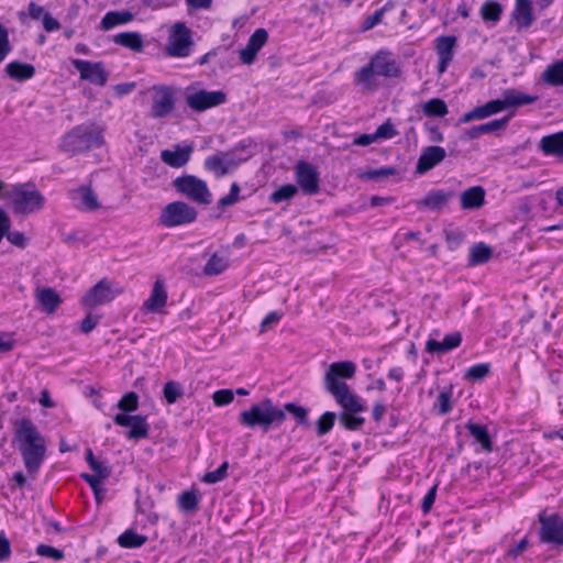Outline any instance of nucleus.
Listing matches in <instances>:
<instances>
[{
    "label": "nucleus",
    "mask_w": 563,
    "mask_h": 563,
    "mask_svg": "<svg viewBox=\"0 0 563 563\" xmlns=\"http://www.w3.org/2000/svg\"><path fill=\"white\" fill-rule=\"evenodd\" d=\"M355 373V363L342 361L332 363L324 374V387L343 409L340 422L347 430H357L365 421L363 417L358 416L365 411L364 404L344 382V379L353 378Z\"/></svg>",
    "instance_id": "obj_1"
},
{
    "label": "nucleus",
    "mask_w": 563,
    "mask_h": 563,
    "mask_svg": "<svg viewBox=\"0 0 563 563\" xmlns=\"http://www.w3.org/2000/svg\"><path fill=\"white\" fill-rule=\"evenodd\" d=\"M15 438L24 466L30 475H34L44 462L46 441L29 419L15 423Z\"/></svg>",
    "instance_id": "obj_2"
},
{
    "label": "nucleus",
    "mask_w": 563,
    "mask_h": 563,
    "mask_svg": "<svg viewBox=\"0 0 563 563\" xmlns=\"http://www.w3.org/2000/svg\"><path fill=\"white\" fill-rule=\"evenodd\" d=\"M9 208L15 216H29L40 212L46 202L44 195L31 183L16 184L2 192Z\"/></svg>",
    "instance_id": "obj_3"
},
{
    "label": "nucleus",
    "mask_w": 563,
    "mask_h": 563,
    "mask_svg": "<svg viewBox=\"0 0 563 563\" xmlns=\"http://www.w3.org/2000/svg\"><path fill=\"white\" fill-rule=\"evenodd\" d=\"M103 144V129L95 123L75 126L66 133L60 141L59 147L69 155L99 147Z\"/></svg>",
    "instance_id": "obj_4"
},
{
    "label": "nucleus",
    "mask_w": 563,
    "mask_h": 563,
    "mask_svg": "<svg viewBox=\"0 0 563 563\" xmlns=\"http://www.w3.org/2000/svg\"><path fill=\"white\" fill-rule=\"evenodd\" d=\"M399 74L396 62L385 53L377 54L368 66L363 67L355 75V81L362 90L369 91L376 87V76L396 77Z\"/></svg>",
    "instance_id": "obj_5"
},
{
    "label": "nucleus",
    "mask_w": 563,
    "mask_h": 563,
    "mask_svg": "<svg viewBox=\"0 0 563 563\" xmlns=\"http://www.w3.org/2000/svg\"><path fill=\"white\" fill-rule=\"evenodd\" d=\"M285 417L284 409L275 406L272 400L264 399L253 405L249 410L242 411L239 415V421L249 428L262 427L267 429L273 423H282Z\"/></svg>",
    "instance_id": "obj_6"
},
{
    "label": "nucleus",
    "mask_w": 563,
    "mask_h": 563,
    "mask_svg": "<svg viewBox=\"0 0 563 563\" xmlns=\"http://www.w3.org/2000/svg\"><path fill=\"white\" fill-rule=\"evenodd\" d=\"M122 292L123 288L119 283L103 278L86 292L80 302L86 308H95L112 301Z\"/></svg>",
    "instance_id": "obj_7"
},
{
    "label": "nucleus",
    "mask_w": 563,
    "mask_h": 563,
    "mask_svg": "<svg viewBox=\"0 0 563 563\" xmlns=\"http://www.w3.org/2000/svg\"><path fill=\"white\" fill-rule=\"evenodd\" d=\"M173 185L178 192L197 203L209 205L211 202V192L207 184L195 176L178 177Z\"/></svg>",
    "instance_id": "obj_8"
},
{
    "label": "nucleus",
    "mask_w": 563,
    "mask_h": 563,
    "mask_svg": "<svg viewBox=\"0 0 563 563\" xmlns=\"http://www.w3.org/2000/svg\"><path fill=\"white\" fill-rule=\"evenodd\" d=\"M190 30L181 22H177L169 29L166 51L174 57H186L191 46Z\"/></svg>",
    "instance_id": "obj_9"
},
{
    "label": "nucleus",
    "mask_w": 563,
    "mask_h": 563,
    "mask_svg": "<svg viewBox=\"0 0 563 563\" xmlns=\"http://www.w3.org/2000/svg\"><path fill=\"white\" fill-rule=\"evenodd\" d=\"M197 217L196 210L185 202L176 201L167 205L162 212L161 221L166 227H176L192 222Z\"/></svg>",
    "instance_id": "obj_10"
},
{
    "label": "nucleus",
    "mask_w": 563,
    "mask_h": 563,
    "mask_svg": "<svg viewBox=\"0 0 563 563\" xmlns=\"http://www.w3.org/2000/svg\"><path fill=\"white\" fill-rule=\"evenodd\" d=\"M224 101L225 95L222 91L197 90L186 95L187 104L198 112L220 106Z\"/></svg>",
    "instance_id": "obj_11"
},
{
    "label": "nucleus",
    "mask_w": 563,
    "mask_h": 563,
    "mask_svg": "<svg viewBox=\"0 0 563 563\" xmlns=\"http://www.w3.org/2000/svg\"><path fill=\"white\" fill-rule=\"evenodd\" d=\"M542 526L541 540L543 542L563 543V520L558 515L539 516Z\"/></svg>",
    "instance_id": "obj_12"
},
{
    "label": "nucleus",
    "mask_w": 563,
    "mask_h": 563,
    "mask_svg": "<svg viewBox=\"0 0 563 563\" xmlns=\"http://www.w3.org/2000/svg\"><path fill=\"white\" fill-rule=\"evenodd\" d=\"M174 90L168 87H156L153 92L152 115L164 118L174 109Z\"/></svg>",
    "instance_id": "obj_13"
},
{
    "label": "nucleus",
    "mask_w": 563,
    "mask_h": 563,
    "mask_svg": "<svg viewBox=\"0 0 563 563\" xmlns=\"http://www.w3.org/2000/svg\"><path fill=\"white\" fill-rule=\"evenodd\" d=\"M295 173L297 183L306 194L313 195L318 192L319 175L312 165L300 162L297 164Z\"/></svg>",
    "instance_id": "obj_14"
},
{
    "label": "nucleus",
    "mask_w": 563,
    "mask_h": 563,
    "mask_svg": "<svg viewBox=\"0 0 563 563\" xmlns=\"http://www.w3.org/2000/svg\"><path fill=\"white\" fill-rule=\"evenodd\" d=\"M71 199L77 209L92 212L102 208L98 195L90 188L82 186L71 192Z\"/></svg>",
    "instance_id": "obj_15"
},
{
    "label": "nucleus",
    "mask_w": 563,
    "mask_h": 563,
    "mask_svg": "<svg viewBox=\"0 0 563 563\" xmlns=\"http://www.w3.org/2000/svg\"><path fill=\"white\" fill-rule=\"evenodd\" d=\"M73 65L80 73L81 79L89 80L99 86H103L106 84L107 73L101 64L74 59Z\"/></svg>",
    "instance_id": "obj_16"
},
{
    "label": "nucleus",
    "mask_w": 563,
    "mask_h": 563,
    "mask_svg": "<svg viewBox=\"0 0 563 563\" xmlns=\"http://www.w3.org/2000/svg\"><path fill=\"white\" fill-rule=\"evenodd\" d=\"M34 297L41 310L47 314H53L62 303L59 294L51 287H37Z\"/></svg>",
    "instance_id": "obj_17"
},
{
    "label": "nucleus",
    "mask_w": 563,
    "mask_h": 563,
    "mask_svg": "<svg viewBox=\"0 0 563 563\" xmlns=\"http://www.w3.org/2000/svg\"><path fill=\"white\" fill-rule=\"evenodd\" d=\"M239 164L230 153H222L218 155L210 156L206 159V167L210 172H212L217 177H221L235 168Z\"/></svg>",
    "instance_id": "obj_18"
},
{
    "label": "nucleus",
    "mask_w": 563,
    "mask_h": 563,
    "mask_svg": "<svg viewBox=\"0 0 563 563\" xmlns=\"http://www.w3.org/2000/svg\"><path fill=\"white\" fill-rule=\"evenodd\" d=\"M268 37L264 29H257L249 40L245 48L240 52L242 63L250 65L254 62L257 52L263 47Z\"/></svg>",
    "instance_id": "obj_19"
},
{
    "label": "nucleus",
    "mask_w": 563,
    "mask_h": 563,
    "mask_svg": "<svg viewBox=\"0 0 563 563\" xmlns=\"http://www.w3.org/2000/svg\"><path fill=\"white\" fill-rule=\"evenodd\" d=\"M445 157L444 148L440 146H429L420 155L417 163V172L424 174L441 163Z\"/></svg>",
    "instance_id": "obj_20"
},
{
    "label": "nucleus",
    "mask_w": 563,
    "mask_h": 563,
    "mask_svg": "<svg viewBox=\"0 0 563 563\" xmlns=\"http://www.w3.org/2000/svg\"><path fill=\"white\" fill-rule=\"evenodd\" d=\"M456 40L453 36H442L437 40L435 48L439 56V73L443 74L453 58Z\"/></svg>",
    "instance_id": "obj_21"
},
{
    "label": "nucleus",
    "mask_w": 563,
    "mask_h": 563,
    "mask_svg": "<svg viewBox=\"0 0 563 563\" xmlns=\"http://www.w3.org/2000/svg\"><path fill=\"white\" fill-rule=\"evenodd\" d=\"M167 302V292L162 280H156L151 296L143 303V310L146 312H161Z\"/></svg>",
    "instance_id": "obj_22"
},
{
    "label": "nucleus",
    "mask_w": 563,
    "mask_h": 563,
    "mask_svg": "<svg viewBox=\"0 0 563 563\" xmlns=\"http://www.w3.org/2000/svg\"><path fill=\"white\" fill-rule=\"evenodd\" d=\"M192 152L191 146L180 147L176 146L175 150H164L161 153L162 161L174 168L183 167L187 164Z\"/></svg>",
    "instance_id": "obj_23"
},
{
    "label": "nucleus",
    "mask_w": 563,
    "mask_h": 563,
    "mask_svg": "<svg viewBox=\"0 0 563 563\" xmlns=\"http://www.w3.org/2000/svg\"><path fill=\"white\" fill-rule=\"evenodd\" d=\"M462 342V335L460 332H455L446 335L442 342L437 340H428L426 349L430 353H445L457 347Z\"/></svg>",
    "instance_id": "obj_24"
},
{
    "label": "nucleus",
    "mask_w": 563,
    "mask_h": 563,
    "mask_svg": "<svg viewBox=\"0 0 563 563\" xmlns=\"http://www.w3.org/2000/svg\"><path fill=\"white\" fill-rule=\"evenodd\" d=\"M503 102L505 104V109L508 108H518L525 104L533 103L538 100L537 96L526 95L517 89H506L503 92Z\"/></svg>",
    "instance_id": "obj_25"
},
{
    "label": "nucleus",
    "mask_w": 563,
    "mask_h": 563,
    "mask_svg": "<svg viewBox=\"0 0 563 563\" xmlns=\"http://www.w3.org/2000/svg\"><path fill=\"white\" fill-rule=\"evenodd\" d=\"M5 73L11 79L24 81L34 76L35 68L31 64L11 62L5 66Z\"/></svg>",
    "instance_id": "obj_26"
},
{
    "label": "nucleus",
    "mask_w": 563,
    "mask_h": 563,
    "mask_svg": "<svg viewBox=\"0 0 563 563\" xmlns=\"http://www.w3.org/2000/svg\"><path fill=\"white\" fill-rule=\"evenodd\" d=\"M485 200V190L479 187H472L461 195V205L464 209H478Z\"/></svg>",
    "instance_id": "obj_27"
},
{
    "label": "nucleus",
    "mask_w": 563,
    "mask_h": 563,
    "mask_svg": "<svg viewBox=\"0 0 563 563\" xmlns=\"http://www.w3.org/2000/svg\"><path fill=\"white\" fill-rule=\"evenodd\" d=\"M540 147L545 155L563 158V132L542 137Z\"/></svg>",
    "instance_id": "obj_28"
},
{
    "label": "nucleus",
    "mask_w": 563,
    "mask_h": 563,
    "mask_svg": "<svg viewBox=\"0 0 563 563\" xmlns=\"http://www.w3.org/2000/svg\"><path fill=\"white\" fill-rule=\"evenodd\" d=\"M515 18L519 25L529 26L533 20L532 5L529 0H517Z\"/></svg>",
    "instance_id": "obj_29"
},
{
    "label": "nucleus",
    "mask_w": 563,
    "mask_h": 563,
    "mask_svg": "<svg viewBox=\"0 0 563 563\" xmlns=\"http://www.w3.org/2000/svg\"><path fill=\"white\" fill-rule=\"evenodd\" d=\"M229 260L225 255L216 253L213 254L203 267L207 275H218L227 269Z\"/></svg>",
    "instance_id": "obj_30"
},
{
    "label": "nucleus",
    "mask_w": 563,
    "mask_h": 563,
    "mask_svg": "<svg viewBox=\"0 0 563 563\" xmlns=\"http://www.w3.org/2000/svg\"><path fill=\"white\" fill-rule=\"evenodd\" d=\"M448 199L449 195L441 190H433L430 191L421 201H419V205L435 210L445 206Z\"/></svg>",
    "instance_id": "obj_31"
},
{
    "label": "nucleus",
    "mask_w": 563,
    "mask_h": 563,
    "mask_svg": "<svg viewBox=\"0 0 563 563\" xmlns=\"http://www.w3.org/2000/svg\"><path fill=\"white\" fill-rule=\"evenodd\" d=\"M132 20V14L129 12H108L103 19L101 20V29L110 30L115 25L130 22Z\"/></svg>",
    "instance_id": "obj_32"
},
{
    "label": "nucleus",
    "mask_w": 563,
    "mask_h": 563,
    "mask_svg": "<svg viewBox=\"0 0 563 563\" xmlns=\"http://www.w3.org/2000/svg\"><path fill=\"white\" fill-rule=\"evenodd\" d=\"M493 255V251L489 246L478 243L475 244L470 251V264L478 265L486 263Z\"/></svg>",
    "instance_id": "obj_33"
},
{
    "label": "nucleus",
    "mask_w": 563,
    "mask_h": 563,
    "mask_svg": "<svg viewBox=\"0 0 563 563\" xmlns=\"http://www.w3.org/2000/svg\"><path fill=\"white\" fill-rule=\"evenodd\" d=\"M543 79L552 86H563V60L548 66Z\"/></svg>",
    "instance_id": "obj_34"
},
{
    "label": "nucleus",
    "mask_w": 563,
    "mask_h": 563,
    "mask_svg": "<svg viewBox=\"0 0 563 563\" xmlns=\"http://www.w3.org/2000/svg\"><path fill=\"white\" fill-rule=\"evenodd\" d=\"M423 113L427 117H444L448 113V107L442 99L433 98L427 101L423 106Z\"/></svg>",
    "instance_id": "obj_35"
},
{
    "label": "nucleus",
    "mask_w": 563,
    "mask_h": 563,
    "mask_svg": "<svg viewBox=\"0 0 563 563\" xmlns=\"http://www.w3.org/2000/svg\"><path fill=\"white\" fill-rule=\"evenodd\" d=\"M118 542L122 548H140L146 542V537L126 530L119 537Z\"/></svg>",
    "instance_id": "obj_36"
},
{
    "label": "nucleus",
    "mask_w": 563,
    "mask_h": 563,
    "mask_svg": "<svg viewBox=\"0 0 563 563\" xmlns=\"http://www.w3.org/2000/svg\"><path fill=\"white\" fill-rule=\"evenodd\" d=\"M467 428L476 441L482 444L484 450L492 451V441L489 439L486 427L471 423L467 426Z\"/></svg>",
    "instance_id": "obj_37"
},
{
    "label": "nucleus",
    "mask_w": 563,
    "mask_h": 563,
    "mask_svg": "<svg viewBox=\"0 0 563 563\" xmlns=\"http://www.w3.org/2000/svg\"><path fill=\"white\" fill-rule=\"evenodd\" d=\"M396 173L397 169L395 167H383L379 169L360 173L358 177L363 180H382L396 175Z\"/></svg>",
    "instance_id": "obj_38"
},
{
    "label": "nucleus",
    "mask_w": 563,
    "mask_h": 563,
    "mask_svg": "<svg viewBox=\"0 0 563 563\" xmlns=\"http://www.w3.org/2000/svg\"><path fill=\"white\" fill-rule=\"evenodd\" d=\"M115 43L134 51H140L143 44L142 38L137 33H121L115 36Z\"/></svg>",
    "instance_id": "obj_39"
},
{
    "label": "nucleus",
    "mask_w": 563,
    "mask_h": 563,
    "mask_svg": "<svg viewBox=\"0 0 563 563\" xmlns=\"http://www.w3.org/2000/svg\"><path fill=\"white\" fill-rule=\"evenodd\" d=\"M131 430L128 433V437L131 439H140L145 438L148 432V427L145 422V419L140 416H134L133 421L130 423Z\"/></svg>",
    "instance_id": "obj_40"
},
{
    "label": "nucleus",
    "mask_w": 563,
    "mask_h": 563,
    "mask_svg": "<svg viewBox=\"0 0 563 563\" xmlns=\"http://www.w3.org/2000/svg\"><path fill=\"white\" fill-rule=\"evenodd\" d=\"M297 191L298 189L295 185H284L272 194L271 200L275 203L289 200L297 194Z\"/></svg>",
    "instance_id": "obj_41"
},
{
    "label": "nucleus",
    "mask_w": 563,
    "mask_h": 563,
    "mask_svg": "<svg viewBox=\"0 0 563 563\" xmlns=\"http://www.w3.org/2000/svg\"><path fill=\"white\" fill-rule=\"evenodd\" d=\"M179 506L185 511H196L199 498L195 492H184L178 498Z\"/></svg>",
    "instance_id": "obj_42"
},
{
    "label": "nucleus",
    "mask_w": 563,
    "mask_h": 563,
    "mask_svg": "<svg viewBox=\"0 0 563 563\" xmlns=\"http://www.w3.org/2000/svg\"><path fill=\"white\" fill-rule=\"evenodd\" d=\"M87 461L97 476L106 479L110 476L109 467L103 462L95 459L91 450L87 452Z\"/></svg>",
    "instance_id": "obj_43"
},
{
    "label": "nucleus",
    "mask_w": 563,
    "mask_h": 563,
    "mask_svg": "<svg viewBox=\"0 0 563 563\" xmlns=\"http://www.w3.org/2000/svg\"><path fill=\"white\" fill-rule=\"evenodd\" d=\"M181 386L176 382H168L164 386V397L168 404H174L183 396Z\"/></svg>",
    "instance_id": "obj_44"
},
{
    "label": "nucleus",
    "mask_w": 563,
    "mask_h": 563,
    "mask_svg": "<svg viewBox=\"0 0 563 563\" xmlns=\"http://www.w3.org/2000/svg\"><path fill=\"white\" fill-rule=\"evenodd\" d=\"M501 7L497 2H486L482 8V16L485 21L496 22L500 19Z\"/></svg>",
    "instance_id": "obj_45"
},
{
    "label": "nucleus",
    "mask_w": 563,
    "mask_h": 563,
    "mask_svg": "<svg viewBox=\"0 0 563 563\" xmlns=\"http://www.w3.org/2000/svg\"><path fill=\"white\" fill-rule=\"evenodd\" d=\"M139 406V396L134 393L125 394L118 404V408L122 411H135Z\"/></svg>",
    "instance_id": "obj_46"
},
{
    "label": "nucleus",
    "mask_w": 563,
    "mask_h": 563,
    "mask_svg": "<svg viewBox=\"0 0 563 563\" xmlns=\"http://www.w3.org/2000/svg\"><path fill=\"white\" fill-rule=\"evenodd\" d=\"M334 421H335V413L334 412H325L323 413L319 420H318V434L319 435H323L325 433H328L333 424H334Z\"/></svg>",
    "instance_id": "obj_47"
},
{
    "label": "nucleus",
    "mask_w": 563,
    "mask_h": 563,
    "mask_svg": "<svg viewBox=\"0 0 563 563\" xmlns=\"http://www.w3.org/2000/svg\"><path fill=\"white\" fill-rule=\"evenodd\" d=\"M489 373L488 364H477L467 369L465 378L468 380H477L486 377Z\"/></svg>",
    "instance_id": "obj_48"
},
{
    "label": "nucleus",
    "mask_w": 563,
    "mask_h": 563,
    "mask_svg": "<svg viewBox=\"0 0 563 563\" xmlns=\"http://www.w3.org/2000/svg\"><path fill=\"white\" fill-rule=\"evenodd\" d=\"M228 467V462L222 463L218 470L206 473L202 481L207 484H216L222 481L227 476Z\"/></svg>",
    "instance_id": "obj_49"
},
{
    "label": "nucleus",
    "mask_w": 563,
    "mask_h": 563,
    "mask_svg": "<svg viewBox=\"0 0 563 563\" xmlns=\"http://www.w3.org/2000/svg\"><path fill=\"white\" fill-rule=\"evenodd\" d=\"M212 399L216 406H225L233 401L234 394L231 389H220L212 395Z\"/></svg>",
    "instance_id": "obj_50"
},
{
    "label": "nucleus",
    "mask_w": 563,
    "mask_h": 563,
    "mask_svg": "<svg viewBox=\"0 0 563 563\" xmlns=\"http://www.w3.org/2000/svg\"><path fill=\"white\" fill-rule=\"evenodd\" d=\"M239 194H240V187L238 184H232L231 186V189H230V194L222 197L219 202H218V206L222 209L227 208V207H230L232 205H234L235 202H238L239 200Z\"/></svg>",
    "instance_id": "obj_51"
},
{
    "label": "nucleus",
    "mask_w": 563,
    "mask_h": 563,
    "mask_svg": "<svg viewBox=\"0 0 563 563\" xmlns=\"http://www.w3.org/2000/svg\"><path fill=\"white\" fill-rule=\"evenodd\" d=\"M36 553L41 556L52 558L55 561H60L64 559V553L60 550L46 544H40L36 548Z\"/></svg>",
    "instance_id": "obj_52"
},
{
    "label": "nucleus",
    "mask_w": 563,
    "mask_h": 563,
    "mask_svg": "<svg viewBox=\"0 0 563 563\" xmlns=\"http://www.w3.org/2000/svg\"><path fill=\"white\" fill-rule=\"evenodd\" d=\"M11 52L9 34L7 29L0 23V63Z\"/></svg>",
    "instance_id": "obj_53"
},
{
    "label": "nucleus",
    "mask_w": 563,
    "mask_h": 563,
    "mask_svg": "<svg viewBox=\"0 0 563 563\" xmlns=\"http://www.w3.org/2000/svg\"><path fill=\"white\" fill-rule=\"evenodd\" d=\"M385 11L386 8H382L377 10L373 15L366 16L362 24V31H368L373 29L375 25L379 24L383 21Z\"/></svg>",
    "instance_id": "obj_54"
},
{
    "label": "nucleus",
    "mask_w": 563,
    "mask_h": 563,
    "mask_svg": "<svg viewBox=\"0 0 563 563\" xmlns=\"http://www.w3.org/2000/svg\"><path fill=\"white\" fill-rule=\"evenodd\" d=\"M375 134L378 141L387 140L394 137L397 134V131L394 125L387 121L376 130Z\"/></svg>",
    "instance_id": "obj_55"
},
{
    "label": "nucleus",
    "mask_w": 563,
    "mask_h": 563,
    "mask_svg": "<svg viewBox=\"0 0 563 563\" xmlns=\"http://www.w3.org/2000/svg\"><path fill=\"white\" fill-rule=\"evenodd\" d=\"M7 240L11 244H13L20 249H24L27 245L26 236L22 232H19V231H11V232L9 231L7 233Z\"/></svg>",
    "instance_id": "obj_56"
},
{
    "label": "nucleus",
    "mask_w": 563,
    "mask_h": 563,
    "mask_svg": "<svg viewBox=\"0 0 563 563\" xmlns=\"http://www.w3.org/2000/svg\"><path fill=\"white\" fill-rule=\"evenodd\" d=\"M85 481L91 486L96 497L99 499V495L101 493V484L106 478H101L100 476H97L96 474H85L82 475Z\"/></svg>",
    "instance_id": "obj_57"
},
{
    "label": "nucleus",
    "mask_w": 563,
    "mask_h": 563,
    "mask_svg": "<svg viewBox=\"0 0 563 563\" xmlns=\"http://www.w3.org/2000/svg\"><path fill=\"white\" fill-rule=\"evenodd\" d=\"M15 340L12 333H3L0 335V353H7L13 350Z\"/></svg>",
    "instance_id": "obj_58"
},
{
    "label": "nucleus",
    "mask_w": 563,
    "mask_h": 563,
    "mask_svg": "<svg viewBox=\"0 0 563 563\" xmlns=\"http://www.w3.org/2000/svg\"><path fill=\"white\" fill-rule=\"evenodd\" d=\"M282 318V313L277 311L271 312L261 323V332H265L276 325Z\"/></svg>",
    "instance_id": "obj_59"
},
{
    "label": "nucleus",
    "mask_w": 563,
    "mask_h": 563,
    "mask_svg": "<svg viewBox=\"0 0 563 563\" xmlns=\"http://www.w3.org/2000/svg\"><path fill=\"white\" fill-rule=\"evenodd\" d=\"M99 318L97 316H92L91 313H88L86 318L81 322V331L84 333H89L92 331L96 325L98 324Z\"/></svg>",
    "instance_id": "obj_60"
},
{
    "label": "nucleus",
    "mask_w": 563,
    "mask_h": 563,
    "mask_svg": "<svg viewBox=\"0 0 563 563\" xmlns=\"http://www.w3.org/2000/svg\"><path fill=\"white\" fill-rule=\"evenodd\" d=\"M435 495H437V485H434L429 492L428 494L424 496L423 500H422V510L424 512H428L434 500H435Z\"/></svg>",
    "instance_id": "obj_61"
},
{
    "label": "nucleus",
    "mask_w": 563,
    "mask_h": 563,
    "mask_svg": "<svg viewBox=\"0 0 563 563\" xmlns=\"http://www.w3.org/2000/svg\"><path fill=\"white\" fill-rule=\"evenodd\" d=\"M43 26L47 32L56 31L60 29L59 22L54 19L51 14L45 13L43 18Z\"/></svg>",
    "instance_id": "obj_62"
},
{
    "label": "nucleus",
    "mask_w": 563,
    "mask_h": 563,
    "mask_svg": "<svg viewBox=\"0 0 563 563\" xmlns=\"http://www.w3.org/2000/svg\"><path fill=\"white\" fill-rule=\"evenodd\" d=\"M485 104H486L489 117L505 110V104L503 102V99L492 100Z\"/></svg>",
    "instance_id": "obj_63"
},
{
    "label": "nucleus",
    "mask_w": 563,
    "mask_h": 563,
    "mask_svg": "<svg viewBox=\"0 0 563 563\" xmlns=\"http://www.w3.org/2000/svg\"><path fill=\"white\" fill-rule=\"evenodd\" d=\"M438 406L441 413H446L451 410L450 396L445 393H442L438 397Z\"/></svg>",
    "instance_id": "obj_64"
}]
</instances>
